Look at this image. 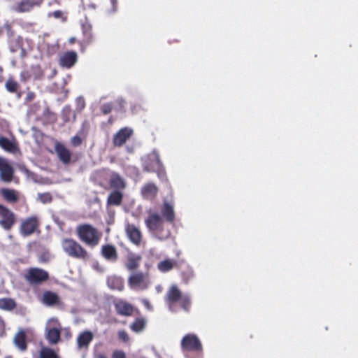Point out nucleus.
Here are the masks:
<instances>
[{
	"label": "nucleus",
	"mask_w": 358,
	"mask_h": 358,
	"mask_svg": "<svg viewBox=\"0 0 358 358\" xmlns=\"http://www.w3.org/2000/svg\"><path fill=\"white\" fill-rule=\"evenodd\" d=\"M38 199L43 204L50 203L52 201V196L50 192L38 194Z\"/></svg>",
	"instance_id": "nucleus-37"
},
{
	"label": "nucleus",
	"mask_w": 358,
	"mask_h": 358,
	"mask_svg": "<svg viewBox=\"0 0 358 358\" xmlns=\"http://www.w3.org/2000/svg\"><path fill=\"white\" fill-rule=\"evenodd\" d=\"M76 234L81 242L90 248L97 246L102 237L101 231L88 223L78 225Z\"/></svg>",
	"instance_id": "nucleus-2"
},
{
	"label": "nucleus",
	"mask_w": 358,
	"mask_h": 358,
	"mask_svg": "<svg viewBox=\"0 0 358 358\" xmlns=\"http://www.w3.org/2000/svg\"><path fill=\"white\" fill-rule=\"evenodd\" d=\"M5 87L10 93H16L20 88V85L13 77H9L5 83Z\"/></svg>",
	"instance_id": "nucleus-35"
},
{
	"label": "nucleus",
	"mask_w": 358,
	"mask_h": 358,
	"mask_svg": "<svg viewBox=\"0 0 358 358\" xmlns=\"http://www.w3.org/2000/svg\"><path fill=\"white\" fill-rule=\"evenodd\" d=\"M145 224L149 231L160 241L166 240L171 236V231L166 226L165 221L156 212L149 213Z\"/></svg>",
	"instance_id": "nucleus-1"
},
{
	"label": "nucleus",
	"mask_w": 358,
	"mask_h": 358,
	"mask_svg": "<svg viewBox=\"0 0 358 358\" xmlns=\"http://www.w3.org/2000/svg\"><path fill=\"white\" fill-rule=\"evenodd\" d=\"M101 256L108 262H116L118 259V253L116 248L111 244H105L101 248Z\"/></svg>",
	"instance_id": "nucleus-17"
},
{
	"label": "nucleus",
	"mask_w": 358,
	"mask_h": 358,
	"mask_svg": "<svg viewBox=\"0 0 358 358\" xmlns=\"http://www.w3.org/2000/svg\"><path fill=\"white\" fill-rule=\"evenodd\" d=\"M6 358H11V357H6Z\"/></svg>",
	"instance_id": "nucleus-53"
},
{
	"label": "nucleus",
	"mask_w": 358,
	"mask_h": 358,
	"mask_svg": "<svg viewBox=\"0 0 358 358\" xmlns=\"http://www.w3.org/2000/svg\"><path fill=\"white\" fill-rule=\"evenodd\" d=\"M141 258L139 255L130 254L127 257L125 266L129 271H134L139 267Z\"/></svg>",
	"instance_id": "nucleus-28"
},
{
	"label": "nucleus",
	"mask_w": 358,
	"mask_h": 358,
	"mask_svg": "<svg viewBox=\"0 0 358 358\" xmlns=\"http://www.w3.org/2000/svg\"><path fill=\"white\" fill-rule=\"evenodd\" d=\"M107 286L112 290L122 291L124 289V280L120 276L115 275L108 276L106 278Z\"/></svg>",
	"instance_id": "nucleus-23"
},
{
	"label": "nucleus",
	"mask_w": 358,
	"mask_h": 358,
	"mask_svg": "<svg viewBox=\"0 0 358 358\" xmlns=\"http://www.w3.org/2000/svg\"><path fill=\"white\" fill-rule=\"evenodd\" d=\"M109 184L114 190H123L126 187V182L123 178L116 172H113L110 178Z\"/></svg>",
	"instance_id": "nucleus-25"
},
{
	"label": "nucleus",
	"mask_w": 358,
	"mask_h": 358,
	"mask_svg": "<svg viewBox=\"0 0 358 358\" xmlns=\"http://www.w3.org/2000/svg\"><path fill=\"white\" fill-rule=\"evenodd\" d=\"M98 358H107L106 356H105L104 355H99L98 356Z\"/></svg>",
	"instance_id": "nucleus-52"
},
{
	"label": "nucleus",
	"mask_w": 358,
	"mask_h": 358,
	"mask_svg": "<svg viewBox=\"0 0 358 358\" xmlns=\"http://www.w3.org/2000/svg\"><path fill=\"white\" fill-rule=\"evenodd\" d=\"M14 343L21 351H26L27 349V336L23 330L19 331L14 337Z\"/></svg>",
	"instance_id": "nucleus-27"
},
{
	"label": "nucleus",
	"mask_w": 358,
	"mask_h": 358,
	"mask_svg": "<svg viewBox=\"0 0 358 358\" xmlns=\"http://www.w3.org/2000/svg\"><path fill=\"white\" fill-rule=\"evenodd\" d=\"M178 266V263L174 259H166L157 264V268L162 273H166Z\"/></svg>",
	"instance_id": "nucleus-29"
},
{
	"label": "nucleus",
	"mask_w": 358,
	"mask_h": 358,
	"mask_svg": "<svg viewBox=\"0 0 358 358\" xmlns=\"http://www.w3.org/2000/svg\"><path fill=\"white\" fill-rule=\"evenodd\" d=\"M131 128L125 127L118 130L113 136V143L115 147H122L133 135Z\"/></svg>",
	"instance_id": "nucleus-10"
},
{
	"label": "nucleus",
	"mask_w": 358,
	"mask_h": 358,
	"mask_svg": "<svg viewBox=\"0 0 358 358\" xmlns=\"http://www.w3.org/2000/svg\"><path fill=\"white\" fill-rule=\"evenodd\" d=\"M60 326V323H58ZM61 327H51L45 330V338L50 345H56L61 341Z\"/></svg>",
	"instance_id": "nucleus-21"
},
{
	"label": "nucleus",
	"mask_w": 358,
	"mask_h": 358,
	"mask_svg": "<svg viewBox=\"0 0 358 358\" xmlns=\"http://www.w3.org/2000/svg\"><path fill=\"white\" fill-rule=\"evenodd\" d=\"M147 325V320L145 317H138L135 318L134 322L130 324V329L136 333L141 332L144 330Z\"/></svg>",
	"instance_id": "nucleus-32"
},
{
	"label": "nucleus",
	"mask_w": 358,
	"mask_h": 358,
	"mask_svg": "<svg viewBox=\"0 0 358 358\" xmlns=\"http://www.w3.org/2000/svg\"><path fill=\"white\" fill-rule=\"evenodd\" d=\"M116 313L122 316H131L134 312L131 304L124 300H119L114 303Z\"/></svg>",
	"instance_id": "nucleus-20"
},
{
	"label": "nucleus",
	"mask_w": 358,
	"mask_h": 358,
	"mask_svg": "<svg viewBox=\"0 0 358 358\" xmlns=\"http://www.w3.org/2000/svg\"><path fill=\"white\" fill-rule=\"evenodd\" d=\"M111 7L109 8V11L111 13H114L117 10V0H110Z\"/></svg>",
	"instance_id": "nucleus-46"
},
{
	"label": "nucleus",
	"mask_w": 358,
	"mask_h": 358,
	"mask_svg": "<svg viewBox=\"0 0 358 358\" xmlns=\"http://www.w3.org/2000/svg\"><path fill=\"white\" fill-rule=\"evenodd\" d=\"M94 335L90 331L81 332L77 338V345L79 349L88 348L90 343L93 340Z\"/></svg>",
	"instance_id": "nucleus-24"
},
{
	"label": "nucleus",
	"mask_w": 358,
	"mask_h": 358,
	"mask_svg": "<svg viewBox=\"0 0 358 358\" xmlns=\"http://www.w3.org/2000/svg\"><path fill=\"white\" fill-rule=\"evenodd\" d=\"M83 33L84 36L83 43L87 45L91 44L94 41L92 26L90 24H84L83 25Z\"/></svg>",
	"instance_id": "nucleus-33"
},
{
	"label": "nucleus",
	"mask_w": 358,
	"mask_h": 358,
	"mask_svg": "<svg viewBox=\"0 0 358 358\" xmlns=\"http://www.w3.org/2000/svg\"><path fill=\"white\" fill-rule=\"evenodd\" d=\"M113 110V104L111 103H106L102 105L101 110L103 114H109Z\"/></svg>",
	"instance_id": "nucleus-40"
},
{
	"label": "nucleus",
	"mask_w": 358,
	"mask_h": 358,
	"mask_svg": "<svg viewBox=\"0 0 358 358\" xmlns=\"http://www.w3.org/2000/svg\"><path fill=\"white\" fill-rule=\"evenodd\" d=\"M123 199V194L120 190H113L108 195L107 203L112 206H120Z\"/></svg>",
	"instance_id": "nucleus-31"
},
{
	"label": "nucleus",
	"mask_w": 358,
	"mask_h": 358,
	"mask_svg": "<svg viewBox=\"0 0 358 358\" xmlns=\"http://www.w3.org/2000/svg\"><path fill=\"white\" fill-rule=\"evenodd\" d=\"M40 358H60L58 354L52 348L44 347L39 353Z\"/></svg>",
	"instance_id": "nucleus-36"
},
{
	"label": "nucleus",
	"mask_w": 358,
	"mask_h": 358,
	"mask_svg": "<svg viewBox=\"0 0 358 358\" xmlns=\"http://www.w3.org/2000/svg\"><path fill=\"white\" fill-rule=\"evenodd\" d=\"M20 76L22 81L26 82L31 78V74L29 71L24 70L20 73Z\"/></svg>",
	"instance_id": "nucleus-43"
},
{
	"label": "nucleus",
	"mask_w": 358,
	"mask_h": 358,
	"mask_svg": "<svg viewBox=\"0 0 358 358\" xmlns=\"http://www.w3.org/2000/svg\"><path fill=\"white\" fill-rule=\"evenodd\" d=\"M6 326L3 318L0 315V329H2Z\"/></svg>",
	"instance_id": "nucleus-50"
},
{
	"label": "nucleus",
	"mask_w": 358,
	"mask_h": 358,
	"mask_svg": "<svg viewBox=\"0 0 358 358\" xmlns=\"http://www.w3.org/2000/svg\"><path fill=\"white\" fill-rule=\"evenodd\" d=\"M192 277H193V272H192V271L189 270V271H188V277H187V280H186V281L187 282L188 279H189V278H192Z\"/></svg>",
	"instance_id": "nucleus-51"
},
{
	"label": "nucleus",
	"mask_w": 358,
	"mask_h": 358,
	"mask_svg": "<svg viewBox=\"0 0 358 358\" xmlns=\"http://www.w3.org/2000/svg\"><path fill=\"white\" fill-rule=\"evenodd\" d=\"M44 0H29V1L36 7H40Z\"/></svg>",
	"instance_id": "nucleus-48"
},
{
	"label": "nucleus",
	"mask_w": 358,
	"mask_h": 358,
	"mask_svg": "<svg viewBox=\"0 0 358 358\" xmlns=\"http://www.w3.org/2000/svg\"><path fill=\"white\" fill-rule=\"evenodd\" d=\"M181 350L183 352H194L201 353L203 345L199 337L194 334L185 335L180 342Z\"/></svg>",
	"instance_id": "nucleus-6"
},
{
	"label": "nucleus",
	"mask_w": 358,
	"mask_h": 358,
	"mask_svg": "<svg viewBox=\"0 0 358 358\" xmlns=\"http://www.w3.org/2000/svg\"><path fill=\"white\" fill-rule=\"evenodd\" d=\"M165 301L170 310H173V306L176 303H178L186 312L189 310L191 306L189 296L187 294H183L180 289L175 285H171L167 290Z\"/></svg>",
	"instance_id": "nucleus-4"
},
{
	"label": "nucleus",
	"mask_w": 358,
	"mask_h": 358,
	"mask_svg": "<svg viewBox=\"0 0 358 358\" xmlns=\"http://www.w3.org/2000/svg\"><path fill=\"white\" fill-rule=\"evenodd\" d=\"M126 234L130 241L136 245H139L142 240V234L139 228L133 224H127L125 228Z\"/></svg>",
	"instance_id": "nucleus-16"
},
{
	"label": "nucleus",
	"mask_w": 358,
	"mask_h": 358,
	"mask_svg": "<svg viewBox=\"0 0 358 358\" xmlns=\"http://www.w3.org/2000/svg\"><path fill=\"white\" fill-rule=\"evenodd\" d=\"M77 61V53L74 51H67L60 56L59 64L63 68L70 69L75 65Z\"/></svg>",
	"instance_id": "nucleus-15"
},
{
	"label": "nucleus",
	"mask_w": 358,
	"mask_h": 358,
	"mask_svg": "<svg viewBox=\"0 0 358 358\" xmlns=\"http://www.w3.org/2000/svg\"><path fill=\"white\" fill-rule=\"evenodd\" d=\"M150 284L148 275L143 272H134L128 278V285L132 289L145 290Z\"/></svg>",
	"instance_id": "nucleus-7"
},
{
	"label": "nucleus",
	"mask_w": 358,
	"mask_h": 358,
	"mask_svg": "<svg viewBox=\"0 0 358 358\" xmlns=\"http://www.w3.org/2000/svg\"><path fill=\"white\" fill-rule=\"evenodd\" d=\"M63 331H64V338L66 340H69L72 336V334H71L70 328H69V327L64 328V329H63Z\"/></svg>",
	"instance_id": "nucleus-45"
},
{
	"label": "nucleus",
	"mask_w": 358,
	"mask_h": 358,
	"mask_svg": "<svg viewBox=\"0 0 358 358\" xmlns=\"http://www.w3.org/2000/svg\"><path fill=\"white\" fill-rule=\"evenodd\" d=\"M42 303L48 306L62 305V301L59 295L50 290L43 292Z\"/></svg>",
	"instance_id": "nucleus-22"
},
{
	"label": "nucleus",
	"mask_w": 358,
	"mask_h": 358,
	"mask_svg": "<svg viewBox=\"0 0 358 358\" xmlns=\"http://www.w3.org/2000/svg\"><path fill=\"white\" fill-rule=\"evenodd\" d=\"M49 17H54L56 19L62 18L63 17V13L62 11L58 10H55L51 13H49Z\"/></svg>",
	"instance_id": "nucleus-44"
},
{
	"label": "nucleus",
	"mask_w": 358,
	"mask_h": 358,
	"mask_svg": "<svg viewBox=\"0 0 358 358\" xmlns=\"http://www.w3.org/2000/svg\"><path fill=\"white\" fill-rule=\"evenodd\" d=\"M159 192V187L157 185L149 181L143 184L141 188V195L145 200L153 201L156 199Z\"/></svg>",
	"instance_id": "nucleus-12"
},
{
	"label": "nucleus",
	"mask_w": 358,
	"mask_h": 358,
	"mask_svg": "<svg viewBox=\"0 0 358 358\" xmlns=\"http://www.w3.org/2000/svg\"><path fill=\"white\" fill-rule=\"evenodd\" d=\"M142 301H143V305L145 306V307L147 309H148V310H151L152 309V306H151V304H150V303L149 302L148 300L143 299Z\"/></svg>",
	"instance_id": "nucleus-49"
},
{
	"label": "nucleus",
	"mask_w": 358,
	"mask_h": 358,
	"mask_svg": "<svg viewBox=\"0 0 358 358\" xmlns=\"http://www.w3.org/2000/svg\"><path fill=\"white\" fill-rule=\"evenodd\" d=\"M39 223L36 217H30L21 223L20 232L23 236H28L35 232L38 227Z\"/></svg>",
	"instance_id": "nucleus-11"
},
{
	"label": "nucleus",
	"mask_w": 358,
	"mask_h": 358,
	"mask_svg": "<svg viewBox=\"0 0 358 358\" xmlns=\"http://www.w3.org/2000/svg\"><path fill=\"white\" fill-rule=\"evenodd\" d=\"M112 358H126V354L120 350H115L112 354Z\"/></svg>",
	"instance_id": "nucleus-41"
},
{
	"label": "nucleus",
	"mask_w": 358,
	"mask_h": 358,
	"mask_svg": "<svg viewBox=\"0 0 358 358\" xmlns=\"http://www.w3.org/2000/svg\"><path fill=\"white\" fill-rule=\"evenodd\" d=\"M16 223V215L7 206L0 204V226L10 231Z\"/></svg>",
	"instance_id": "nucleus-8"
},
{
	"label": "nucleus",
	"mask_w": 358,
	"mask_h": 358,
	"mask_svg": "<svg viewBox=\"0 0 358 358\" xmlns=\"http://www.w3.org/2000/svg\"><path fill=\"white\" fill-rule=\"evenodd\" d=\"M82 138L78 136H74L71 140V144L74 147L80 146L82 144Z\"/></svg>",
	"instance_id": "nucleus-42"
},
{
	"label": "nucleus",
	"mask_w": 358,
	"mask_h": 358,
	"mask_svg": "<svg viewBox=\"0 0 358 358\" xmlns=\"http://www.w3.org/2000/svg\"><path fill=\"white\" fill-rule=\"evenodd\" d=\"M14 169L7 161L0 157V178L1 180L6 182H10L13 180Z\"/></svg>",
	"instance_id": "nucleus-14"
},
{
	"label": "nucleus",
	"mask_w": 358,
	"mask_h": 358,
	"mask_svg": "<svg viewBox=\"0 0 358 358\" xmlns=\"http://www.w3.org/2000/svg\"><path fill=\"white\" fill-rule=\"evenodd\" d=\"M55 152L59 159L64 164H68L71 162V153L70 150L61 143H57L55 146Z\"/></svg>",
	"instance_id": "nucleus-19"
},
{
	"label": "nucleus",
	"mask_w": 358,
	"mask_h": 358,
	"mask_svg": "<svg viewBox=\"0 0 358 358\" xmlns=\"http://www.w3.org/2000/svg\"><path fill=\"white\" fill-rule=\"evenodd\" d=\"M24 279L29 285L36 286L46 282L49 279V273L43 268L31 267L24 273Z\"/></svg>",
	"instance_id": "nucleus-5"
},
{
	"label": "nucleus",
	"mask_w": 358,
	"mask_h": 358,
	"mask_svg": "<svg viewBox=\"0 0 358 358\" xmlns=\"http://www.w3.org/2000/svg\"><path fill=\"white\" fill-rule=\"evenodd\" d=\"M34 8V6L29 0H20L14 8V10L17 13H29Z\"/></svg>",
	"instance_id": "nucleus-30"
},
{
	"label": "nucleus",
	"mask_w": 358,
	"mask_h": 358,
	"mask_svg": "<svg viewBox=\"0 0 358 358\" xmlns=\"http://www.w3.org/2000/svg\"><path fill=\"white\" fill-rule=\"evenodd\" d=\"M161 165H162V163L159 155L157 151L154 150L145 158L143 164V169L146 172H153L160 167Z\"/></svg>",
	"instance_id": "nucleus-9"
},
{
	"label": "nucleus",
	"mask_w": 358,
	"mask_h": 358,
	"mask_svg": "<svg viewBox=\"0 0 358 358\" xmlns=\"http://www.w3.org/2000/svg\"><path fill=\"white\" fill-rule=\"evenodd\" d=\"M153 173H156L158 178L162 180H166V171H165V169L162 165L160 166V167L157 168L156 169V171H154Z\"/></svg>",
	"instance_id": "nucleus-38"
},
{
	"label": "nucleus",
	"mask_w": 358,
	"mask_h": 358,
	"mask_svg": "<svg viewBox=\"0 0 358 358\" xmlns=\"http://www.w3.org/2000/svg\"><path fill=\"white\" fill-rule=\"evenodd\" d=\"M0 147L10 153H15L18 150L17 143L4 136L0 137Z\"/></svg>",
	"instance_id": "nucleus-26"
},
{
	"label": "nucleus",
	"mask_w": 358,
	"mask_h": 358,
	"mask_svg": "<svg viewBox=\"0 0 358 358\" xmlns=\"http://www.w3.org/2000/svg\"><path fill=\"white\" fill-rule=\"evenodd\" d=\"M161 217L162 219L170 224H173L176 220V213L173 205L167 201H164L160 207Z\"/></svg>",
	"instance_id": "nucleus-13"
},
{
	"label": "nucleus",
	"mask_w": 358,
	"mask_h": 358,
	"mask_svg": "<svg viewBox=\"0 0 358 358\" xmlns=\"http://www.w3.org/2000/svg\"><path fill=\"white\" fill-rule=\"evenodd\" d=\"M61 246L64 252L71 258L87 261L90 257L87 250L72 238H63L61 241Z\"/></svg>",
	"instance_id": "nucleus-3"
},
{
	"label": "nucleus",
	"mask_w": 358,
	"mask_h": 358,
	"mask_svg": "<svg viewBox=\"0 0 358 358\" xmlns=\"http://www.w3.org/2000/svg\"><path fill=\"white\" fill-rule=\"evenodd\" d=\"M35 98V94L34 92H29L27 94V96H26V98H25V100L28 102H30L32 100H34V99Z\"/></svg>",
	"instance_id": "nucleus-47"
},
{
	"label": "nucleus",
	"mask_w": 358,
	"mask_h": 358,
	"mask_svg": "<svg viewBox=\"0 0 358 358\" xmlns=\"http://www.w3.org/2000/svg\"><path fill=\"white\" fill-rule=\"evenodd\" d=\"M17 307V303L13 299L1 298L0 299V309L11 311Z\"/></svg>",
	"instance_id": "nucleus-34"
},
{
	"label": "nucleus",
	"mask_w": 358,
	"mask_h": 358,
	"mask_svg": "<svg viewBox=\"0 0 358 358\" xmlns=\"http://www.w3.org/2000/svg\"><path fill=\"white\" fill-rule=\"evenodd\" d=\"M117 335H118V338L121 341H122L124 343L129 342V336L125 330L122 329V330L119 331L117 333Z\"/></svg>",
	"instance_id": "nucleus-39"
},
{
	"label": "nucleus",
	"mask_w": 358,
	"mask_h": 358,
	"mask_svg": "<svg viewBox=\"0 0 358 358\" xmlns=\"http://www.w3.org/2000/svg\"><path fill=\"white\" fill-rule=\"evenodd\" d=\"M0 194L3 200L10 204L17 203L20 198V193L14 189L2 188L0 190Z\"/></svg>",
	"instance_id": "nucleus-18"
}]
</instances>
